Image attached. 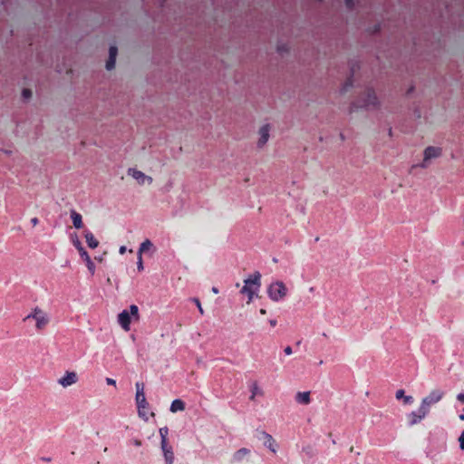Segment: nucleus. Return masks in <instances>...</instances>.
Returning <instances> with one entry per match:
<instances>
[{
	"label": "nucleus",
	"mask_w": 464,
	"mask_h": 464,
	"mask_svg": "<svg viewBox=\"0 0 464 464\" xmlns=\"http://www.w3.org/2000/svg\"><path fill=\"white\" fill-rule=\"evenodd\" d=\"M382 103L373 89L368 88L361 92L357 100L353 102L349 108V113H353L359 110L381 111Z\"/></svg>",
	"instance_id": "nucleus-1"
},
{
	"label": "nucleus",
	"mask_w": 464,
	"mask_h": 464,
	"mask_svg": "<svg viewBox=\"0 0 464 464\" xmlns=\"http://www.w3.org/2000/svg\"><path fill=\"white\" fill-rule=\"evenodd\" d=\"M443 398V392L440 390H432L430 393L421 400L420 406L418 411H412L409 414L411 425H415L421 421L429 413L430 407L432 404L438 403Z\"/></svg>",
	"instance_id": "nucleus-2"
},
{
	"label": "nucleus",
	"mask_w": 464,
	"mask_h": 464,
	"mask_svg": "<svg viewBox=\"0 0 464 464\" xmlns=\"http://www.w3.org/2000/svg\"><path fill=\"white\" fill-rule=\"evenodd\" d=\"M261 286V275L259 272H255L244 280V285L241 289V294L247 296V304H250L253 299L258 295Z\"/></svg>",
	"instance_id": "nucleus-3"
},
{
	"label": "nucleus",
	"mask_w": 464,
	"mask_h": 464,
	"mask_svg": "<svg viewBox=\"0 0 464 464\" xmlns=\"http://www.w3.org/2000/svg\"><path fill=\"white\" fill-rule=\"evenodd\" d=\"M135 388H136L135 401H136L137 407H138V414L143 420H148L149 404L147 402L145 393H144V384L142 382H137L135 384Z\"/></svg>",
	"instance_id": "nucleus-4"
},
{
	"label": "nucleus",
	"mask_w": 464,
	"mask_h": 464,
	"mask_svg": "<svg viewBox=\"0 0 464 464\" xmlns=\"http://www.w3.org/2000/svg\"><path fill=\"white\" fill-rule=\"evenodd\" d=\"M442 155V148L439 146H428L423 150L422 161L418 165L420 169H427L432 160L440 158Z\"/></svg>",
	"instance_id": "nucleus-5"
},
{
	"label": "nucleus",
	"mask_w": 464,
	"mask_h": 464,
	"mask_svg": "<svg viewBox=\"0 0 464 464\" xmlns=\"http://www.w3.org/2000/svg\"><path fill=\"white\" fill-rule=\"evenodd\" d=\"M287 293V288L281 281L271 284L267 289L268 296L275 302L283 299Z\"/></svg>",
	"instance_id": "nucleus-6"
},
{
	"label": "nucleus",
	"mask_w": 464,
	"mask_h": 464,
	"mask_svg": "<svg viewBox=\"0 0 464 464\" xmlns=\"http://www.w3.org/2000/svg\"><path fill=\"white\" fill-rule=\"evenodd\" d=\"M30 318H33L35 321V327L37 330L44 329L49 323L47 314L39 307H34L31 314L26 316V319Z\"/></svg>",
	"instance_id": "nucleus-7"
},
{
	"label": "nucleus",
	"mask_w": 464,
	"mask_h": 464,
	"mask_svg": "<svg viewBox=\"0 0 464 464\" xmlns=\"http://www.w3.org/2000/svg\"><path fill=\"white\" fill-rule=\"evenodd\" d=\"M271 126L269 124L262 125L257 130L256 147L263 150L270 139Z\"/></svg>",
	"instance_id": "nucleus-8"
},
{
	"label": "nucleus",
	"mask_w": 464,
	"mask_h": 464,
	"mask_svg": "<svg viewBox=\"0 0 464 464\" xmlns=\"http://www.w3.org/2000/svg\"><path fill=\"white\" fill-rule=\"evenodd\" d=\"M78 374L73 371H66L62 377L57 380V383L63 389L72 386L78 382Z\"/></svg>",
	"instance_id": "nucleus-9"
},
{
	"label": "nucleus",
	"mask_w": 464,
	"mask_h": 464,
	"mask_svg": "<svg viewBox=\"0 0 464 464\" xmlns=\"http://www.w3.org/2000/svg\"><path fill=\"white\" fill-rule=\"evenodd\" d=\"M119 53L118 47L115 44H111L108 50V56L105 60V70L112 72L116 68V60Z\"/></svg>",
	"instance_id": "nucleus-10"
},
{
	"label": "nucleus",
	"mask_w": 464,
	"mask_h": 464,
	"mask_svg": "<svg viewBox=\"0 0 464 464\" xmlns=\"http://www.w3.org/2000/svg\"><path fill=\"white\" fill-rule=\"evenodd\" d=\"M73 245L75 246V247L77 248V250L79 251L81 256L84 259L85 263H86V266H87V268L90 272V274L92 276H93L95 274V265L94 263L92 261L90 256L88 255V253L85 251V249L83 248V246H82V243L80 242V240L76 237L74 240H73Z\"/></svg>",
	"instance_id": "nucleus-11"
},
{
	"label": "nucleus",
	"mask_w": 464,
	"mask_h": 464,
	"mask_svg": "<svg viewBox=\"0 0 464 464\" xmlns=\"http://www.w3.org/2000/svg\"><path fill=\"white\" fill-rule=\"evenodd\" d=\"M128 175L134 179L136 182L140 186L150 185L153 181L152 177L146 175L142 171L136 169H129Z\"/></svg>",
	"instance_id": "nucleus-12"
},
{
	"label": "nucleus",
	"mask_w": 464,
	"mask_h": 464,
	"mask_svg": "<svg viewBox=\"0 0 464 464\" xmlns=\"http://www.w3.org/2000/svg\"><path fill=\"white\" fill-rule=\"evenodd\" d=\"M262 439L264 440V445L266 446L273 453H276L277 444L275 439L268 433L262 431L261 433Z\"/></svg>",
	"instance_id": "nucleus-13"
},
{
	"label": "nucleus",
	"mask_w": 464,
	"mask_h": 464,
	"mask_svg": "<svg viewBox=\"0 0 464 464\" xmlns=\"http://www.w3.org/2000/svg\"><path fill=\"white\" fill-rule=\"evenodd\" d=\"M118 322L125 331L130 330V314L127 310H123L118 315Z\"/></svg>",
	"instance_id": "nucleus-14"
},
{
	"label": "nucleus",
	"mask_w": 464,
	"mask_h": 464,
	"mask_svg": "<svg viewBox=\"0 0 464 464\" xmlns=\"http://www.w3.org/2000/svg\"><path fill=\"white\" fill-rule=\"evenodd\" d=\"M184 410H185V403L182 400L175 399L174 401H172V402L170 404V408H169V411L172 413H176L178 411H183Z\"/></svg>",
	"instance_id": "nucleus-15"
},
{
	"label": "nucleus",
	"mask_w": 464,
	"mask_h": 464,
	"mask_svg": "<svg viewBox=\"0 0 464 464\" xmlns=\"http://www.w3.org/2000/svg\"><path fill=\"white\" fill-rule=\"evenodd\" d=\"M161 449H162V451L164 454L166 464H172L173 460H174V454H173L171 447H169V446H168V444H166L164 446H161Z\"/></svg>",
	"instance_id": "nucleus-16"
},
{
	"label": "nucleus",
	"mask_w": 464,
	"mask_h": 464,
	"mask_svg": "<svg viewBox=\"0 0 464 464\" xmlns=\"http://www.w3.org/2000/svg\"><path fill=\"white\" fill-rule=\"evenodd\" d=\"M295 399L297 402L307 405L310 403V392H299L296 393Z\"/></svg>",
	"instance_id": "nucleus-17"
},
{
	"label": "nucleus",
	"mask_w": 464,
	"mask_h": 464,
	"mask_svg": "<svg viewBox=\"0 0 464 464\" xmlns=\"http://www.w3.org/2000/svg\"><path fill=\"white\" fill-rule=\"evenodd\" d=\"M71 218L75 228L80 229L82 227L83 224L82 220V216L75 210H71Z\"/></svg>",
	"instance_id": "nucleus-18"
},
{
	"label": "nucleus",
	"mask_w": 464,
	"mask_h": 464,
	"mask_svg": "<svg viewBox=\"0 0 464 464\" xmlns=\"http://www.w3.org/2000/svg\"><path fill=\"white\" fill-rule=\"evenodd\" d=\"M404 393H405V392H404V390H402V389L398 390V391L396 392V393H395V398H396L397 400L403 399V402H404L405 404H411V403H412V401H413V398H412V396H406Z\"/></svg>",
	"instance_id": "nucleus-19"
},
{
	"label": "nucleus",
	"mask_w": 464,
	"mask_h": 464,
	"mask_svg": "<svg viewBox=\"0 0 464 464\" xmlns=\"http://www.w3.org/2000/svg\"><path fill=\"white\" fill-rule=\"evenodd\" d=\"M85 239L88 244V246L91 248H96L99 246V241L94 237L93 234L91 232H87L85 234Z\"/></svg>",
	"instance_id": "nucleus-20"
},
{
	"label": "nucleus",
	"mask_w": 464,
	"mask_h": 464,
	"mask_svg": "<svg viewBox=\"0 0 464 464\" xmlns=\"http://www.w3.org/2000/svg\"><path fill=\"white\" fill-rule=\"evenodd\" d=\"M152 243L150 239H145L140 246V248L138 250V254L140 256H142V253L150 250L152 247Z\"/></svg>",
	"instance_id": "nucleus-21"
},
{
	"label": "nucleus",
	"mask_w": 464,
	"mask_h": 464,
	"mask_svg": "<svg viewBox=\"0 0 464 464\" xmlns=\"http://www.w3.org/2000/svg\"><path fill=\"white\" fill-rule=\"evenodd\" d=\"M276 48L280 54L288 53L290 52V46L286 43H278Z\"/></svg>",
	"instance_id": "nucleus-22"
},
{
	"label": "nucleus",
	"mask_w": 464,
	"mask_h": 464,
	"mask_svg": "<svg viewBox=\"0 0 464 464\" xmlns=\"http://www.w3.org/2000/svg\"><path fill=\"white\" fill-rule=\"evenodd\" d=\"M249 453V450L246 448H242L240 449L239 450H237L234 456H233V459L236 460V461H239L241 460L245 456L248 455Z\"/></svg>",
	"instance_id": "nucleus-23"
},
{
	"label": "nucleus",
	"mask_w": 464,
	"mask_h": 464,
	"mask_svg": "<svg viewBox=\"0 0 464 464\" xmlns=\"http://www.w3.org/2000/svg\"><path fill=\"white\" fill-rule=\"evenodd\" d=\"M168 434H169V430L167 427H163V428H160V439H161V446H164L166 444H168Z\"/></svg>",
	"instance_id": "nucleus-24"
},
{
	"label": "nucleus",
	"mask_w": 464,
	"mask_h": 464,
	"mask_svg": "<svg viewBox=\"0 0 464 464\" xmlns=\"http://www.w3.org/2000/svg\"><path fill=\"white\" fill-rule=\"evenodd\" d=\"M344 5L349 10H353L359 5V0H343Z\"/></svg>",
	"instance_id": "nucleus-25"
},
{
	"label": "nucleus",
	"mask_w": 464,
	"mask_h": 464,
	"mask_svg": "<svg viewBox=\"0 0 464 464\" xmlns=\"http://www.w3.org/2000/svg\"><path fill=\"white\" fill-rule=\"evenodd\" d=\"M353 88V83L351 81L345 82L340 88L339 92L341 94H345Z\"/></svg>",
	"instance_id": "nucleus-26"
},
{
	"label": "nucleus",
	"mask_w": 464,
	"mask_h": 464,
	"mask_svg": "<svg viewBox=\"0 0 464 464\" xmlns=\"http://www.w3.org/2000/svg\"><path fill=\"white\" fill-rule=\"evenodd\" d=\"M130 314H131L132 316H134L136 319L139 318V308L137 305L135 304H131L130 306Z\"/></svg>",
	"instance_id": "nucleus-27"
},
{
	"label": "nucleus",
	"mask_w": 464,
	"mask_h": 464,
	"mask_svg": "<svg viewBox=\"0 0 464 464\" xmlns=\"http://www.w3.org/2000/svg\"><path fill=\"white\" fill-rule=\"evenodd\" d=\"M33 96V92L31 90L29 89H24L22 91V97L24 99V100H30Z\"/></svg>",
	"instance_id": "nucleus-28"
},
{
	"label": "nucleus",
	"mask_w": 464,
	"mask_h": 464,
	"mask_svg": "<svg viewBox=\"0 0 464 464\" xmlns=\"http://www.w3.org/2000/svg\"><path fill=\"white\" fill-rule=\"evenodd\" d=\"M137 267H138L139 271H142L144 269L143 262H142V256H140V254H138Z\"/></svg>",
	"instance_id": "nucleus-29"
},
{
	"label": "nucleus",
	"mask_w": 464,
	"mask_h": 464,
	"mask_svg": "<svg viewBox=\"0 0 464 464\" xmlns=\"http://www.w3.org/2000/svg\"><path fill=\"white\" fill-rule=\"evenodd\" d=\"M261 393V391L259 389V387L256 385V384H254L252 386V396H251V399L253 400L254 397L256 395V394H259Z\"/></svg>",
	"instance_id": "nucleus-30"
},
{
	"label": "nucleus",
	"mask_w": 464,
	"mask_h": 464,
	"mask_svg": "<svg viewBox=\"0 0 464 464\" xmlns=\"http://www.w3.org/2000/svg\"><path fill=\"white\" fill-rule=\"evenodd\" d=\"M459 447L462 450H464V430L461 432L459 438Z\"/></svg>",
	"instance_id": "nucleus-31"
},
{
	"label": "nucleus",
	"mask_w": 464,
	"mask_h": 464,
	"mask_svg": "<svg viewBox=\"0 0 464 464\" xmlns=\"http://www.w3.org/2000/svg\"><path fill=\"white\" fill-rule=\"evenodd\" d=\"M195 303H196V304H197V306H198V310H199V313H200L201 314H204V311H203V308H202V306H201L200 302H199L198 299H195Z\"/></svg>",
	"instance_id": "nucleus-32"
},
{
	"label": "nucleus",
	"mask_w": 464,
	"mask_h": 464,
	"mask_svg": "<svg viewBox=\"0 0 464 464\" xmlns=\"http://www.w3.org/2000/svg\"><path fill=\"white\" fill-rule=\"evenodd\" d=\"M106 382L109 385H112V386L116 385V381L114 379H111V378H106Z\"/></svg>",
	"instance_id": "nucleus-33"
},
{
	"label": "nucleus",
	"mask_w": 464,
	"mask_h": 464,
	"mask_svg": "<svg viewBox=\"0 0 464 464\" xmlns=\"http://www.w3.org/2000/svg\"><path fill=\"white\" fill-rule=\"evenodd\" d=\"M126 251H127V248H126V246H120V248H119V253H120L121 255L125 254V253H126Z\"/></svg>",
	"instance_id": "nucleus-34"
},
{
	"label": "nucleus",
	"mask_w": 464,
	"mask_h": 464,
	"mask_svg": "<svg viewBox=\"0 0 464 464\" xmlns=\"http://www.w3.org/2000/svg\"><path fill=\"white\" fill-rule=\"evenodd\" d=\"M285 354L290 355L292 353V348L290 346L285 347Z\"/></svg>",
	"instance_id": "nucleus-35"
},
{
	"label": "nucleus",
	"mask_w": 464,
	"mask_h": 464,
	"mask_svg": "<svg viewBox=\"0 0 464 464\" xmlns=\"http://www.w3.org/2000/svg\"><path fill=\"white\" fill-rule=\"evenodd\" d=\"M31 223H32V225H33L34 227L37 226V224H38V218H33L31 219Z\"/></svg>",
	"instance_id": "nucleus-36"
},
{
	"label": "nucleus",
	"mask_w": 464,
	"mask_h": 464,
	"mask_svg": "<svg viewBox=\"0 0 464 464\" xmlns=\"http://www.w3.org/2000/svg\"><path fill=\"white\" fill-rule=\"evenodd\" d=\"M457 398L459 401L464 402V393H459Z\"/></svg>",
	"instance_id": "nucleus-37"
},
{
	"label": "nucleus",
	"mask_w": 464,
	"mask_h": 464,
	"mask_svg": "<svg viewBox=\"0 0 464 464\" xmlns=\"http://www.w3.org/2000/svg\"><path fill=\"white\" fill-rule=\"evenodd\" d=\"M270 324L272 326H275L276 324V320H270Z\"/></svg>",
	"instance_id": "nucleus-38"
},
{
	"label": "nucleus",
	"mask_w": 464,
	"mask_h": 464,
	"mask_svg": "<svg viewBox=\"0 0 464 464\" xmlns=\"http://www.w3.org/2000/svg\"><path fill=\"white\" fill-rule=\"evenodd\" d=\"M212 292H213L214 294H218V288L213 287V288H212Z\"/></svg>",
	"instance_id": "nucleus-39"
},
{
	"label": "nucleus",
	"mask_w": 464,
	"mask_h": 464,
	"mask_svg": "<svg viewBox=\"0 0 464 464\" xmlns=\"http://www.w3.org/2000/svg\"><path fill=\"white\" fill-rule=\"evenodd\" d=\"M266 310H265V309H261V310H260V314H266Z\"/></svg>",
	"instance_id": "nucleus-40"
},
{
	"label": "nucleus",
	"mask_w": 464,
	"mask_h": 464,
	"mask_svg": "<svg viewBox=\"0 0 464 464\" xmlns=\"http://www.w3.org/2000/svg\"><path fill=\"white\" fill-rule=\"evenodd\" d=\"M135 445L140 446V441L136 440V441H135Z\"/></svg>",
	"instance_id": "nucleus-41"
},
{
	"label": "nucleus",
	"mask_w": 464,
	"mask_h": 464,
	"mask_svg": "<svg viewBox=\"0 0 464 464\" xmlns=\"http://www.w3.org/2000/svg\"><path fill=\"white\" fill-rule=\"evenodd\" d=\"M309 291L312 293L314 291V287H310Z\"/></svg>",
	"instance_id": "nucleus-42"
}]
</instances>
